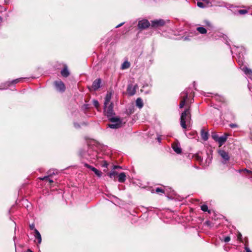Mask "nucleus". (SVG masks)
I'll return each mask as SVG.
<instances>
[{"mask_svg":"<svg viewBox=\"0 0 252 252\" xmlns=\"http://www.w3.org/2000/svg\"><path fill=\"white\" fill-rule=\"evenodd\" d=\"M189 34H181L179 32H162L161 35L171 39L189 41L192 39L206 40L207 38V32H188Z\"/></svg>","mask_w":252,"mask_h":252,"instance_id":"1","label":"nucleus"},{"mask_svg":"<svg viewBox=\"0 0 252 252\" xmlns=\"http://www.w3.org/2000/svg\"><path fill=\"white\" fill-rule=\"evenodd\" d=\"M112 95L111 92H108L105 96L104 103V113L108 119L114 117L113 115L115 114L113 110V103L110 101Z\"/></svg>","mask_w":252,"mask_h":252,"instance_id":"2","label":"nucleus"},{"mask_svg":"<svg viewBox=\"0 0 252 252\" xmlns=\"http://www.w3.org/2000/svg\"><path fill=\"white\" fill-rule=\"evenodd\" d=\"M191 114L189 108L186 109L181 114L180 124L184 129H186L190 125Z\"/></svg>","mask_w":252,"mask_h":252,"instance_id":"3","label":"nucleus"},{"mask_svg":"<svg viewBox=\"0 0 252 252\" xmlns=\"http://www.w3.org/2000/svg\"><path fill=\"white\" fill-rule=\"evenodd\" d=\"M112 123L109 124L108 126L111 128L117 129L123 126V122L121 119L118 117H112L109 119Z\"/></svg>","mask_w":252,"mask_h":252,"instance_id":"4","label":"nucleus"},{"mask_svg":"<svg viewBox=\"0 0 252 252\" xmlns=\"http://www.w3.org/2000/svg\"><path fill=\"white\" fill-rule=\"evenodd\" d=\"M191 92L192 91L191 90V89L187 88L181 93L180 97L181 100L179 105L180 108H182L184 107L188 98V94H189L191 93Z\"/></svg>","mask_w":252,"mask_h":252,"instance_id":"5","label":"nucleus"},{"mask_svg":"<svg viewBox=\"0 0 252 252\" xmlns=\"http://www.w3.org/2000/svg\"><path fill=\"white\" fill-rule=\"evenodd\" d=\"M230 156L228 153L221 151V164L228 166L229 163Z\"/></svg>","mask_w":252,"mask_h":252,"instance_id":"6","label":"nucleus"},{"mask_svg":"<svg viewBox=\"0 0 252 252\" xmlns=\"http://www.w3.org/2000/svg\"><path fill=\"white\" fill-rule=\"evenodd\" d=\"M56 89L60 92L65 91V87L64 83L61 80H56L54 83Z\"/></svg>","mask_w":252,"mask_h":252,"instance_id":"7","label":"nucleus"},{"mask_svg":"<svg viewBox=\"0 0 252 252\" xmlns=\"http://www.w3.org/2000/svg\"><path fill=\"white\" fill-rule=\"evenodd\" d=\"M150 26L149 22L146 19L139 21L138 27L140 30H144Z\"/></svg>","mask_w":252,"mask_h":252,"instance_id":"8","label":"nucleus"},{"mask_svg":"<svg viewBox=\"0 0 252 252\" xmlns=\"http://www.w3.org/2000/svg\"><path fill=\"white\" fill-rule=\"evenodd\" d=\"M138 86L137 84L134 85L132 84H128L127 88V93L130 96L133 95L136 92V90L137 89Z\"/></svg>","mask_w":252,"mask_h":252,"instance_id":"9","label":"nucleus"},{"mask_svg":"<svg viewBox=\"0 0 252 252\" xmlns=\"http://www.w3.org/2000/svg\"><path fill=\"white\" fill-rule=\"evenodd\" d=\"M166 22L162 19H158L152 21L151 23V27L153 28H159L160 27L163 26Z\"/></svg>","mask_w":252,"mask_h":252,"instance_id":"10","label":"nucleus"},{"mask_svg":"<svg viewBox=\"0 0 252 252\" xmlns=\"http://www.w3.org/2000/svg\"><path fill=\"white\" fill-rule=\"evenodd\" d=\"M22 79V78H18L15 80H13L10 82H7L3 84H1L0 86V90L6 89L8 86H9L11 84H14L18 83L20 82V81Z\"/></svg>","mask_w":252,"mask_h":252,"instance_id":"11","label":"nucleus"},{"mask_svg":"<svg viewBox=\"0 0 252 252\" xmlns=\"http://www.w3.org/2000/svg\"><path fill=\"white\" fill-rule=\"evenodd\" d=\"M172 148L174 151L178 154L182 153V149L180 147V143L178 142H175L172 144Z\"/></svg>","mask_w":252,"mask_h":252,"instance_id":"12","label":"nucleus"},{"mask_svg":"<svg viewBox=\"0 0 252 252\" xmlns=\"http://www.w3.org/2000/svg\"><path fill=\"white\" fill-rule=\"evenodd\" d=\"M101 79H97L95 80L93 82L92 86V88L94 90L96 91L100 87Z\"/></svg>","mask_w":252,"mask_h":252,"instance_id":"13","label":"nucleus"},{"mask_svg":"<svg viewBox=\"0 0 252 252\" xmlns=\"http://www.w3.org/2000/svg\"><path fill=\"white\" fill-rule=\"evenodd\" d=\"M204 25L203 26L207 29V31H212L214 29V26L212 23L208 20L204 21Z\"/></svg>","mask_w":252,"mask_h":252,"instance_id":"14","label":"nucleus"},{"mask_svg":"<svg viewBox=\"0 0 252 252\" xmlns=\"http://www.w3.org/2000/svg\"><path fill=\"white\" fill-rule=\"evenodd\" d=\"M211 136L215 141L218 143L219 147H220V136H219L215 131L212 132Z\"/></svg>","mask_w":252,"mask_h":252,"instance_id":"15","label":"nucleus"},{"mask_svg":"<svg viewBox=\"0 0 252 252\" xmlns=\"http://www.w3.org/2000/svg\"><path fill=\"white\" fill-rule=\"evenodd\" d=\"M57 173V171L56 169H51L48 172V175L45 176L43 177L39 178L41 180H45L46 179L49 178L51 177L53 175H55Z\"/></svg>","mask_w":252,"mask_h":252,"instance_id":"16","label":"nucleus"},{"mask_svg":"<svg viewBox=\"0 0 252 252\" xmlns=\"http://www.w3.org/2000/svg\"><path fill=\"white\" fill-rule=\"evenodd\" d=\"M242 70L244 72V73L250 78L252 79V70L248 68L247 67L244 66L243 67H241Z\"/></svg>","mask_w":252,"mask_h":252,"instance_id":"17","label":"nucleus"},{"mask_svg":"<svg viewBox=\"0 0 252 252\" xmlns=\"http://www.w3.org/2000/svg\"><path fill=\"white\" fill-rule=\"evenodd\" d=\"M200 134L202 140L204 141H207L208 140L209 136L208 131H205L204 129L202 128L201 130Z\"/></svg>","mask_w":252,"mask_h":252,"instance_id":"18","label":"nucleus"},{"mask_svg":"<svg viewBox=\"0 0 252 252\" xmlns=\"http://www.w3.org/2000/svg\"><path fill=\"white\" fill-rule=\"evenodd\" d=\"M34 233L33 235L34 238L37 240L38 244H40L42 241V238L40 233L37 229L34 230Z\"/></svg>","mask_w":252,"mask_h":252,"instance_id":"19","label":"nucleus"},{"mask_svg":"<svg viewBox=\"0 0 252 252\" xmlns=\"http://www.w3.org/2000/svg\"><path fill=\"white\" fill-rule=\"evenodd\" d=\"M118 181L120 183H124L126 180V175L124 172H122L118 175Z\"/></svg>","mask_w":252,"mask_h":252,"instance_id":"20","label":"nucleus"},{"mask_svg":"<svg viewBox=\"0 0 252 252\" xmlns=\"http://www.w3.org/2000/svg\"><path fill=\"white\" fill-rule=\"evenodd\" d=\"M136 105L137 107H138L140 109L143 107V102L142 99L141 98L139 97L137 98L136 100Z\"/></svg>","mask_w":252,"mask_h":252,"instance_id":"21","label":"nucleus"},{"mask_svg":"<svg viewBox=\"0 0 252 252\" xmlns=\"http://www.w3.org/2000/svg\"><path fill=\"white\" fill-rule=\"evenodd\" d=\"M61 73L62 75L65 77H67L69 74V72L66 66L64 67L63 68V70H62Z\"/></svg>","mask_w":252,"mask_h":252,"instance_id":"22","label":"nucleus"},{"mask_svg":"<svg viewBox=\"0 0 252 252\" xmlns=\"http://www.w3.org/2000/svg\"><path fill=\"white\" fill-rule=\"evenodd\" d=\"M195 158V159L196 160H197V161H198L200 164L202 165L203 166H204V165L203 164V158L199 155V154H197L194 157ZM208 165H204V166H208Z\"/></svg>","mask_w":252,"mask_h":252,"instance_id":"23","label":"nucleus"},{"mask_svg":"<svg viewBox=\"0 0 252 252\" xmlns=\"http://www.w3.org/2000/svg\"><path fill=\"white\" fill-rule=\"evenodd\" d=\"M130 63L128 61H126L122 63L121 68L122 69H127L130 67Z\"/></svg>","mask_w":252,"mask_h":252,"instance_id":"24","label":"nucleus"},{"mask_svg":"<svg viewBox=\"0 0 252 252\" xmlns=\"http://www.w3.org/2000/svg\"><path fill=\"white\" fill-rule=\"evenodd\" d=\"M118 175L117 171L113 170L109 173V176L111 179L115 180L116 176H118Z\"/></svg>","mask_w":252,"mask_h":252,"instance_id":"25","label":"nucleus"},{"mask_svg":"<svg viewBox=\"0 0 252 252\" xmlns=\"http://www.w3.org/2000/svg\"><path fill=\"white\" fill-rule=\"evenodd\" d=\"M201 209L203 212H207L209 214H211L212 210L208 209V206L206 205H202L201 206Z\"/></svg>","mask_w":252,"mask_h":252,"instance_id":"26","label":"nucleus"},{"mask_svg":"<svg viewBox=\"0 0 252 252\" xmlns=\"http://www.w3.org/2000/svg\"><path fill=\"white\" fill-rule=\"evenodd\" d=\"M230 134L228 133H224L223 136H221V145L226 141L228 136Z\"/></svg>","mask_w":252,"mask_h":252,"instance_id":"27","label":"nucleus"},{"mask_svg":"<svg viewBox=\"0 0 252 252\" xmlns=\"http://www.w3.org/2000/svg\"><path fill=\"white\" fill-rule=\"evenodd\" d=\"M92 171L94 172V173L98 176V177H101L102 175V172L97 170L96 168L94 167V168L92 169Z\"/></svg>","mask_w":252,"mask_h":252,"instance_id":"28","label":"nucleus"},{"mask_svg":"<svg viewBox=\"0 0 252 252\" xmlns=\"http://www.w3.org/2000/svg\"><path fill=\"white\" fill-rule=\"evenodd\" d=\"M197 30L198 32H207V29L203 27H199L197 28Z\"/></svg>","mask_w":252,"mask_h":252,"instance_id":"29","label":"nucleus"},{"mask_svg":"<svg viewBox=\"0 0 252 252\" xmlns=\"http://www.w3.org/2000/svg\"><path fill=\"white\" fill-rule=\"evenodd\" d=\"M238 12L240 14H245L248 13V10L245 9H241L238 10Z\"/></svg>","mask_w":252,"mask_h":252,"instance_id":"30","label":"nucleus"},{"mask_svg":"<svg viewBox=\"0 0 252 252\" xmlns=\"http://www.w3.org/2000/svg\"><path fill=\"white\" fill-rule=\"evenodd\" d=\"M93 104L96 108H97L99 106V102L97 100H93Z\"/></svg>","mask_w":252,"mask_h":252,"instance_id":"31","label":"nucleus"},{"mask_svg":"<svg viewBox=\"0 0 252 252\" xmlns=\"http://www.w3.org/2000/svg\"><path fill=\"white\" fill-rule=\"evenodd\" d=\"M156 192L157 193H164V190L162 189L157 188L156 189Z\"/></svg>","mask_w":252,"mask_h":252,"instance_id":"32","label":"nucleus"},{"mask_svg":"<svg viewBox=\"0 0 252 252\" xmlns=\"http://www.w3.org/2000/svg\"><path fill=\"white\" fill-rule=\"evenodd\" d=\"M84 166H85L86 167H87L88 168L90 169L91 170H92L93 168H94V167H93V166L90 165L89 164H88L87 163H85L84 164Z\"/></svg>","mask_w":252,"mask_h":252,"instance_id":"33","label":"nucleus"},{"mask_svg":"<svg viewBox=\"0 0 252 252\" xmlns=\"http://www.w3.org/2000/svg\"><path fill=\"white\" fill-rule=\"evenodd\" d=\"M30 228L31 230H33L34 231L35 229H36L35 228L34 224V223H32L30 224Z\"/></svg>","mask_w":252,"mask_h":252,"instance_id":"34","label":"nucleus"},{"mask_svg":"<svg viewBox=\"0 0 252 252\" xmlns=\"http://www.w3.org/2000/svg\"><path fill=\"white\" fill-rule=\"evenodd\" d=\"M230 240V238L229 236H226L224 239V241L225 242H228Z\"/></svg>","mask_w":252,"mask_h":252,"instance_id":"35","label":"nucleus"},{"mask_svg":"<svg viewBox=\"0 0 252 252\" xmlns=\"http://www.w3.org/2000/svg\"><path fill=\"white\" fill-rule=\"evenodd\" d=\"M230 126L231 128H235V127H237V125L236 124H232L230 125Z\"/></svg>","mask_w":252,"mask_h":252,"instance_id":"36","label":"nucleus"},{"mask_svg":"<svg viewBox=\"0 0 252 252\" xmlns=\"http://www.w3.org/2000/svg\"><path fill=\"white\" fill-rule=\"evenodd\" d=\"M74 127L76 128H78L80 127L79 125L78 124H77V123H74Z\"/></svg>","mask_w":252,"mask_h":252,"instance_id":"37","label":"nucleus"},{"mask_svg":"<svg viewBox=\"0 0 252 252\" xmlns=\"http://www.w3.org/2000/svg\"><path fill=\"white\" fill-rule=\"evenodd\" d=\"M45 180H47L48 181H49V182L50 183H53V180L51 179L50 177H49V178L46 179Z\"/></svg>","mask_w":252,"mask_h":252,"instance_id":"38","label":"nucleus"},{"mask_svg":"<svg viewBox=\"0 0 252 252\" xmlns=\"http://www.w3.org/2000/svg\"><path fill=\"white\" fill-rule=\"evenodd\" d=\"M133 112V108H131V109H129V113L130 114H132Z\"/></svg>","mask_w":252,"mask_h":252,"instance_id":"39","label":"nucleus"},{"mask_svg":"<svg viewBox=\"0 0 252 252\" xmlns=\"http://www.w3.org/2000/svg\"><path fill=\"white\" fill-rule=\"evenodd\" d=\"M245 250L246 251V252H252L249 248L248 247H246Z\"/></svg>","mask_w":252,"mask_h":252,"instance_id":"40","label":"nucleus"},{"mask_svg":"<svg viewBox=\"0 0 252 252\" xmlns=\"http://www.w3.org/2000/svg\"><path fill=\"white\" fill-rule=\"evenodd\" d=\"M124 24V23H122L120 24L119 25L116 26V28H119V27L122 26Z\"/></svg>","mask_w":252,"mask_h":252,"instance_id":"41","label":"nucleus"},{"mask_svg":"<svg viewBox=\"0 0 252 252\" xmlns=\"http://www.w3.org/2000/svg\"><path fill=\"white\" fill-rule=\"evenodd\" d=\"M117 168H121V167L119 166H117V165L114 166V167H113L114 169H116Z\"/></svg>","mask_w":252,"mask_h":252,"instance_id":"42","label":"nucleus"},{"mask_svg":"<svg viewBox=\"0 0 252 252\" xmlns=\"http://www.w3.org/2000/svg\"><path fill=\"white\" fill-rule=\"evenodd\" d=\"M157 139L159 143L161 142V139L159 137H158Z\"/></svg>","mask_w":252,"mask_h":252,"instance_id":"43","label":"nucleus"},{"mask_svg":"<svg viewBox=\"0 0 252 252\" xmlns=\"http://www.w3.org/2000/svg\"><path fill=\"white\" fill-rule=\"evenodd\" d=\"M242 237V235L241 234H239L238 235V239H240Z\"/></svg>","mask_w":252,"mask_h":252,"instance_id":"44","label":"nucleus"},{"mask_svg":"<svg viewBox=\"0 0 252 252\" xmlns=\"http://www.w3.org/2000/svg\"><path fill=\"white\" fill-rule=\"evenodd\" d=\"M27 252H33L31 250L28 249L27 251Z\"/></svg>","mask_w":252,"mask_h":252,"instance_id":"45","label":"nucleus"},{"mask_svg":"<svg viewBox=\"0 0 252 252\" xmlns=\"http://www.w3.org/2000/svg\"><path fill=\"white\" fill-rule=\"evenodd\" d=\"M218 152L219 154H220V149H218Z\"/></svg>","mask_w":252,"mask_h":252,"instance_id":"46","label":"nucleus"},{"mask_svg":"<svg viewBox=\"0 0 252 252\" xmlns=\"http://www.w3.org/2000/svg\"><path fill=\"white\" fill-rule=\"evenodd\" d=\"M215 245H216V246H218V245H219V242H216L215 243Z\"/></svg>","mask_w":252,"mask_h":252,"instance_id":"47","label":"nucleus"},{"mask_svg":"<svg viewBox=\"0 0 252 252\" xmlns=\"http://www.w3.org/2000/svg\"><path fill=\"white\" fill-rule=\"evenodd\" d=\"M249 88L250 90V91H252V87H251V86H249Z\"/></svg>","mask_w":252,"mask_h":252,"instance_id":"48","label":"nucleus"},{"mask_svg":"<svg viewBox=\"0 0 252 252\" xmlns=\"http://www.w3.org/2000/svg\"><path fill=\"white\" fill-rule=\"evenodd\" d=\"M2 18L0 16V23L2 22Z\"/></svg>","mask_w":252,"mask_h":252,"instance_id":"49","label":"nucleus"},{"mask_svg":"<svg viewBox=\"0 0 252 252\" xmlns=\"http://www.w3.org/2000/svg\"><path fill=\"white\" fill-rule=\"evenodd\" d=\"M245 171H246L247 172H251V171H248V170H247L246 169H245Z\"/></svg>","mask_w":252,"mask_h":252,"instance_id":"50","label":"nucleus"}]
</instances>
